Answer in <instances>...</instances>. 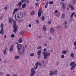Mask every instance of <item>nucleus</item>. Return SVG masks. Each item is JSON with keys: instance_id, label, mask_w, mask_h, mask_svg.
Returning a JSON list of instances; mask_svg holds the SVG:
<instances>
[{"instance_id": "obj_1", "label": "nucleus", "mask_w": 76, "mask_h": 76, "mask_svg": "<svg viewBox=\"0 0 76 76\" xmlns=\"http://www.w3.org/2000/svg\"><path fill=\"white\" fill-rule=\"evenodd\" d=\"M17 49L19 53L23 54L25 53L24 51V47L22 45L18 44L17 45Z\"/></svg>"}, {"instance_id": "obj_2", "label": "nucleus", "mask_w": 76, "mask_h": 76, "mask_svg": "<svg viewBox=\"0 0 76 76\" xmlns=\"http://www.w3.org/2000/svg\"><path fill=\"white\" fill-rule=\"evenodd\" d=\"M13 27L14 28L13 30V31L15 33H16L17 31H18V26H16V21L15 20H13Z\"/></svg>"}, {"instance_id": "obj_3", "label": "nucleus", "mask_w": 76, "mask_h": 76, "mask_svg": "<svg viewBox=\"0 0 76 76\" xmlns=\"http://www.w3.org/2000/svg\"><path fill=\"white\" fill-rule=\"evenodd\" d=\"M60 4H61L62 6V8L63 10H65L66 8V3H64L63 2H60Z\"/></svg>"}, {"instance_id": "obj_4", "label": "nucleus", "mask_w": 76, "mask_h": 76, "mask_svg": "<svg viewBox=\"0 0 76 76\" xmlns=\"http://www.w3.org/2000/svg\"><path fill=\"white\" fill-rule=\"evenodd\" d=\"M45 55H43L44 56V59H47L48 58V57H49L50 55V53H44Z\"/></svg>"}, {"instance_id": "obj_5", "label": "nucleus", "mask_w": 76, "mask_h": 76, "mask_svg": "<svg viewBox=\"0 0 76 76\" xmlns=\"http://www.w3.org/2000/svg\"><path fill=\"white\" fill-rule=\"evenodd\" d=\"M17 18L18 19H19V18L22 19L23 18V15H22V14L20 13H19L17 15Z\"/></svg>"}, {"instance_id": "obj_6", "label": "nucleus", "mask_w": 76, "mask_h": 76, "mask_svg": "<svg viewBox=\"0 0 76 76\" xmlns=\"http://www.w3.org/2000/svg\"><path fill=\"white\" fill-rule=\"evenodd\" d=\"M31 73L30 74V76H34V75H35V70H34V68H32L31 70Z\"/></svg>"}, {"instance_id": "obj_7", "label": "nucleus", "mask_w": 76, "mask_h": 76, "mask_svg": "<svg viewBox=\"0 0 76 76\" xmlns=\"http://www.w3.org/2000/svg\"><path fill=\"white\" fill-rule=\"evenodd\" d=\"M41 10L40 9L38 11V17H39L41 16Z\"/></svg>"}, {"instance_id": "obj_8", "label": "nucleus", "mask_w": 76, "mask_h": 76, "mask_svg": "<svg viewBox=\"0 0 76 76\" xmlns=\"http://www.w3.org/2000/svg\"><path fill=\"white\" fill-rule=\"evenodd\" d=\"M55 31L54 28H51L50 29V32L52 34H54Z\"/></svg>"}, {"instance_id": "obj_9", "label": "nucleus", "mask_w": 76, "mask_h": 76, "mask_svg": "<svg viewBox=\"0 0 76 76\" xmlns=\"http://www.w3.org/2000/svg\"><path fill=\"white\" fill-rule=\"evenodd\" d=\"M18 10H19V9L18 8H15L14 9V11L13 12V14L12 15H13L15 14V13H16V12H18Z\"/></svg>"}, {"instance_id": "obj_10", "label": "nucleus", "mask_w": 76, "mask_h": 76, "mask_svg": "<svg viewBox=\"0 0 76 76\" xmlns=\"http://www.w3.org/2000/svg\"><path fill=\"white\" fill-rule=\"evenodd\" d=\"M65 14H64L63 13H62L61 16L62 19H64V18H65Z\"/></svg>"}, {"instance_id": "obj_11", "label": "nucleus", "mask_w": 76, "mask_h": 76, "mask_svg": "<svg viewBox=\"0 0 76 76\" xmlns=\"http://www.w3.org/2000/svg\"><path fill=\"white\" fill-rule=\"evenodd\" d=\"M44 52H42V55L43 56H45V52L47 51V48H44L43 49Z\"/></svg>"}, {"instance_id": "obj_12", "label": "nucleus", "mask_w": 76, "mask_h": 76, "mask_svg": "<svg viewBox=\"0 0 76 76\" xmlns=\"http://www.w3.org/2000/svg\"><path fill=\"white\" fill-rule=\"evenodd\" d=\"M14 47V45H12L11 47H10V51L11 52V51H13V48Z\"/></svg>"}, {"instance_id": "obj_13", "label": "nucleus", "mask_w": 76, "mask_h": 76, "mask_svg": "<svg viewBox=\"0 0 76 76\" xmlns=\"http://www.w3.org/2000/svg\"><path fill=\"white\" fill-rule=\"evenodd\" d=\"M76 66V64H75L74 65H73L72 66L71 68V70H74V68H75V67Z\"/></svg>"}, {"instance_id": "obj_14", "label": "nucleus", "mask_w": 76, "mask_h": 76, "mask_svg": "<svg viewBox=\"0 0 76 76\" xmlns=\"http://www.w3.org/2000/svg\"><path fill=\"white\" fill-rule=\"evenodd\" d=\"M43 30L44 31H46L47 30V28H46V27L45 25H44L43 26Z\"/></svg>"}, {"instance_id": "obj_15", "label": "nucleus", "mask_w": 76, "mask_h": 76, "mask_svg": "<svg viewBox=\"0 0 76 76\" xmlns=\"http://www.w3.org/2000/svg\"><path fill=\"white\" fill-rule=\"evenodd\" d=\"M58 72L57 71V70H55L53 72V75H56L57 74Z\"/></svg>"}, {"instance_id": "obj_16", "label": "nucleus", "mask_w": 76, "mask_h": 76, "mask_svg": "<svg viewBox=\"0 0 76 76\" xmlns=\"http://www.w3.org/2000/svg\"><path fill=\"white\" fill-rule=\"evenodd\" d=\"M26 6V3H24L22 5V7L23 9H24Z\"/></svg>"}, {"instance_id": "obj_17", "label": "nucleus", "mask_w": 76, "mask_h": 76, "mask_svg": "<svg viewBox=\"0 0 76 76\" xmlns=\"http://www.w3.org/2000/svg\"><path fill=\"white\" fill-rule=\"evenodd\" d=\"M37 68H38V64H36L34 67V70H37Z\"/></svg>"}, {"instance_id": "obj_18", "label": "nucleus", "mask_w": 76, "mask_h": 76, "mask_svg": "<svg viewBox=\"0 0 76 76\" xmlns=\"http://www.w3.org/2000/svg\"><path fill=\"white\" fill-rule=\"evenodd\" d=\"M70 57L72 58H74V53H73L72 52L71 53V54H70Z\"/></svg>"}, {"instance_id": "obj_19", "label": "nucleus", "mask_w": 76, "mask_h": 76, "mask_svg": "<svg viewBox=\"0 0 76 76\" xmlns=\"http://www.w3.org/2000/svg\"><path fill=\"white\" fill-rule=\"evenodd\" d=\"M75 14V12H74L72 13L70 15V18H72Z\"/></svg>"}, {"instance_id": "obj_20", "label": "nucleus", "mask_w": 76, "mask_h": 76, "mask_svg": "<svg viewBox=\"0 0 76 76\" xmlns=\"http://www.w3.org/2000/svg\"><path fill=\"white\" fill-rule=\"evenodd\" d=\"M24 33H25V31H23L20 32V34L21 35H23V34Z\"/></svg>"}, {"instance_id": "obj_21", "label": "nucleus", "mask_w": 76, "mask_h": 76, "mask_svg": "<svg viewBox=\"0 0 76 76\" xmlns=\"http://www.w3.org/2000/svg\"><path fill=\"white\" fill-rule=\"evenodd\" d=\"M69 6L70 7L72 10H75V8H74V7L71 5L69 4Z\"/></svg>"}, {"instance_id": "obj_22", "label": "nucleus", "mask_w": 76, "mask_h": 76, "mask_svg": "<svg viewBox=\"0 0 76 76\" xmlns=\"http://www.w3.org/2000/svg\"><path fill=\"white\" fill-rule=\"evenodd\" d=\"M75 62L73 61L70 64V66H74V65H75Z\"/></svg>"}, {"instance_id": "obj_23", "label": "nucleus", "mask_w": 76, "mask_h": 76, "mask_svg": "<svg viewBox=\"0 0 76 76\" xmlns=\"http://www.w3.org/2000/svg\"><path fill=\"white\" fill-rule=\"evenodd\" d=\"M23 41L22 39V38H20L19 39L18 42H19L21 43V42H22Z\"/></svg>"}, {"instance_id": "obj_24", "label": "nucleus", "mask_w": 76, "mask_h": 76, "mask_svg": "<svg viewBox=\"0 0 76 76\" xmlns=\"http://www.w3.org/2000/svg\"><path fill=\"white\" fill-rule=\"evenodd\" d=\"M4 30L3 29H2L1 30V31H0V34H2V35H3V32H4Z\"/></svg>"}, {"instance_id": "obj_25", "label": "nucleus", "mask_w": 76, "mask_h": 76, "mask_svg": "<svg viewBox=\"0 0 76 76\" xmlns=\"http://www.w3.org/2000/svg\"><path fill=\"white\" fill-rule=\"evenodd\" d=\"M1 28L2 29H3V28H4V27H3V24L2 23H1Z\"/></svg>"}, {"instance_id": "obj_26", "label": "nucleus", "mask_w": 76, "mask_h": 76, "mask_svg": "<svg viewBox=\"0 0 76 76\" xmlns=\"http://www.w3.org/2000/svg\"><path fill=\"white\" fill-rule=\"evenodd\" d=\"M41 50H39L38 52L37 53L38 55H40V54H41Z\"/></svg>"}, {"instance_id": "obj_27", "label": "nucleus", "mask_w": 76, "mask_h": 76, "mask_svg": "<svg viewBox=\"0 0 76 76\" xmlns=\"http://www.w3.org/2000/svg\"><path fill=\"white\" fill-rule=\"evenodd\" d=\"M18 5L19 6V7H20V6H22V2H19L18 3Z\"/></svg>"}, {"instance_id": "obj_28", "label": "nucleus", "mask_w": 76, "mask_h": 76, "mask_svg": "<svg viewBox=\"0 0 76 76\" xmlns=\"http://www.w3.org/2000/svg\"><path fill=\"white\" fill-rule=\"evenodd\" d=\"M50 74L51 76H52L53 75L54 73H53V72H52V71H50Z\"/></svg>"}, {"instance_id": "obj_29", "label": "nucleus", "mask_w": 76, "mask_h": 76, "mask_svg": "<svg viewBox=\"0 0 76 76\" xmlns=\"http://www.w3.org/2000/svg\"><path fill=\"white\" fill-rule=\"evenodd\" d=\"M18 58H19V56H16L15 57V59H16V60H18Z\"/></svg>"}, {"instance_id": "obj_30", "label": "nucleus", "mask_w": 76, "mask_h": 76, "mask_svg": "<svg viewBox=\"0 0 76 76\" xmlns=\"http://www.w3.org/2000/svg\"><path fill=\"white\" fill-rule=\"evenodd\" d=\"M67 52L65 50L63 51L62 52V54H65Z\"/></svg>"}, {"instance_id": "obj_31", "label": "nucleus", "mask_w": 76, "mask_h": 76, "mask_svg": "<svg viewBox=\"0 0 76 76\" xmlns=\"http://www.w3.org/2000/svg\"><path fill=\"white\" fill-rule=\"evenodd\" d=\"M31 15H34L35 14V12L34 11H31Z\"/></svg>"}, {"instance_id": "obj_32", "label": "nucleus", "mask_w": 76, "mask_h": 76, "mask_svg": "<svg viewBox=\"0 0 76 76\" xmlns=\"http://www.w3.org/2000/svg\"><path fill=\"white\" fill-rule=\"evenodd\" d=\"M74 44L75 47V49L76 50V41L74 42Z\"/></svg>"}, {"instance_id": "obj_33", "label": "nucleus", "mask_w": 76, "mask_h": 76, "mask_svg": "<svg viewBox=\"0 0 76 76\" xmlns=\"http://www.w3.org/2000/svg\"><path fill=\"white\" fill-rule=\"evenodd\" d=\"M45 20V18H44V16H42V20Z\"/></svg>"}, {"instance_id": "obj_34", "label": "nucleus", "mask_w": 76, "mask_h": 76, "mask_svg": "<svg viewBox=\"0 0 76 76\" xmlns=\"http://www.w3.org/2000/svg\"><path fill=\"white\" fill-rule=\"evenodd\" d=\"M9 22H10V23H12V20L11 19V18H10L9 19Z\"/></svg>"}, {"instance_id": "obj_35", "label": "nucleus", "mask_w": 76, "mask_h": 76, "mask_svg": "<svg viewBox=\"0 0 76 76\" xmlns=\"http://www.w3.org/2000/svg\"><path fill=\"white\" fill-rule=\"evenodd\" d=\"M64 25H67V22L66 21H65L64 23Z\"/></svg>"}, {"instance_id": "obj_36", "label": "nucleus", "mask_w": 76, "mask_h": 76, "mask_svg": "<svg viewBox=\"0 0 76 76\" xmlns=\"http://www.w3.org/2000/svg\"><path fill=\"white\" fill-rule=\"evenodd\" d=\"M36 64H37V66H38V65L39 66H41V64L39 62H37Z\"/></svg>"}, {"instance_id": "obj_37", "label": "nucleus", "mask_w": 76, "mask_h": 76, "mask_svg": "<svg viewBox=\"0 0 76 76\" xmlns=\"http://www.w3.org/2000/svg\"><path fill=\"white\" fill-rule=\"evenodd\" d=\"M29 2V0H25V3H28Z\"/></svg>"}, {"instance_id": "obj_38", "label": "nucleus", "mask_w": 76, "mask_h": 76, "mask_svg": "<svg viewBox=\"0 0 76 76\" xmlns=\"http://www.w3.org/2000/svg\"><path fill=\"white\" fill-rule=\"evenodd\" d=\"M42 48V47L41 46H38L37 48V49L39 50V49H41Z\"/></svg>"}, {"instance_id": "obj_39", "label": "nucleus", "mask_w": 76, "mask_h": 76, "mask_svg": "<svg viewBox=\"0 0 76 76\" xmlns=\"http://www.w3.org/2000/svg\"><path fill=\"white\" fill-rule=\"evenodd\" d=\"M3 53L5 55L6 54V50H4L3 51Z\"/></svg>"}, {"instance_id": "obj_40", "label": "nucleus", "mask_w": 76, "mask_h": 76, "mask_svg": "<svg viewBox=\"0 0 76 76\" xmlns=\"http://www.w3.org/2000/svg\"><path fill=\"white\" fill-rule=\"evenodd\" d=\"M53 1H50L49 2V4H53Z\"/></svg>"}, {"instance_id": "obj_41", "label": "nucleus", "mask_w": 76, "mask_h": 76, "mask_svg": "<svg viewBox=\"0 0 76 76\" xmlns=\"http://www.w3.org/2000/svg\"><path fill=\"white\" fill-rule=\"evenodd\" d=\"M11 38H14L15 37V35L14 34H12L11 36Z\"/></svg>"}, {"instance_id": "obj_42", "label": "nucleus", "mask_w": 76, "mask_h": 76, "mask_svg": "<svg viewBox=\"0 0 76 76\" xmlns=\"http://www.w3.org/2000/svg\"><path fill=\"white\" fill-rule=\"evenodd\" d=\"M30 56L31 57H32L33 56H34V53H31V54H30Z\"/></svg>"}, {"instance_id": "obj_43", "label": "nucleus", "mask_w": 76, "mask_h": 76, "mask_svg": "<svg viewBox=\"0 0 76 76\" xmlns=\"http://www.w3.org/2000/svg\"><path fill=\"white\" fill-rule=\"evenodd\" d=\"M20 1V2H22L23 3H25V0H22Z\"/></svg>"}, {"instance_id": "obj_44", "label": "nucleus", "mask_w": 76, "mask_h": 76, "mask_svg": "<svg viewBox=\"0 0 76 76\" xmlns=\"http://www.w3.org/2000/svg\"><path fill=\"white\" fill-rule=\"evenodd\" d=\"M61 58H64V55H61Z\"/></svg>"}, {"instance_id": "obj_45", "label": "nucleus", "mask_w": 76, "mask_h": 76, "mask_svg": "<svg viewBox=\"0 0 76 76\" xmlns=\"http://www.w3.org/2000/svg\"><path fill=\"white\" fill-rule=\"evenodd\" d=\"M16 14H15V16H14V17H15V20H17V19L16 18Z\"/></svg>"}, {"instance_id": "obj_46", "label": "nucleus", "mask_w": 76, "mask_h": 76, "mask_svg": "<svg viewBox=\"0 0 76 76\" xmlns=\"http://www.w3.org/2000/svg\"><path fill=\"white\" fill-rule=\"evenodd\" d=\"M58 11L57 10H56L55 11V13H58Z\"/></svg>"}, {"instance_id": "obj_47", "label": "nucleus", "mask_w": 76, "mask_h": 76, "mask_svg": "<svg viewBox=\"0 0 76 76\" xmlns=\"http://www.w3.org/2000/svg\"><path fill=\"white\" fill-rule=\"evenodd\" d=\"M56 28H57L58 29H59V28H60V27H59V26H57L56 27Z\"/></svg>"}, {"instance_id": "obj_48", "label": "nucleus", "mask_w": 76, "mask_h": 76, "mask_svg": "<svg viewBox=\"0 0 76 76\" xmlns=\"http://www.w3.org/2000/svg\"><path fill=\"white\" fill-rule=\"evenodd\" d=\"M41 57V55H39V56L38 57V58L39 59Z\"/></svg>"}, {"instance_id": "obj_49", "label": "nucleus", "mask_w": 76, "mask_h": 76, "mask_svg": "<svg viewBox=\"0 0 76 76\" xmlns=\"http://www.w3.org/2000/svg\"><path fill=\"white\" fill-rule=\"evenodd\" d=\"M4 9L5 10H7V9H7V7H5V8H4Z\"/></svg>"}, {"instance_id": "obj_50", "label": "nucleus", "mask_w": 76, "mask_h": 76, "mask_svg": "<svg viewBox=\"0 0 76 76\" xmlns=\"http://www.w3.org/2000/svg\"><path fill=\"white\" fill-rule=\"evenodd\" d=\"M28 27L29 28H31V24H30L28 25Z\"/></svg>"}, {"instance_id": "obj_51", "label": "nucleus", "mask_w": 76, "mask_h": 76, "mask_svg": "<svg viewBox=\"0 0 76 76\" xmlns=\"http://www.w3.org/2000/svg\"><path fill=\"white\" fill-rule=\"evenodd\" d=\"M66 10H67V11H69V8L67 7V9H66Z\"/></svg>"}, {"instance_id": "obj_52", "label": "nucleus", "mask_w": 76, "mask_h": 76, "mask_svg": "<svg viewBox=\"0 0 76 76\" xmlns=\"http://www.w3.org/2000/svg\"><path fill=\"white\" fill-rule=\"evenodd\" d=\"M36 23H39V21L38 20H36Z\"/></svg>"}, {"instance_id": "obj_53", "label": "nucleus", "mask_w": 76, "mask_h": 76, "mask_svg": "<svg viewBox=\"0 0 76 76\" xmlns=\"http://www.w3.org/2000/svg\"><path fill=\"white\" fill-rule=\"evenodd\" d=\"M38 38H39V39H41V37L40 36H39Z\"/></svg>"}, {"instance_id": "obj_54", "label": "nucleus", "mask_w": 76, "mask_h": 76, "mask_svg": "<svg viewBox=\"0 0 76 76\" xmlns=\"http://www.w3.org/2000/svg\"><path fill=\"white\" fill-rule=\"evenodd\" d=\"M3 75V72H0V75Z\"/></svg>"}, {"instance_id": "obj_55", "label": "nucleus", "mask_w": 76, "mask_h": 76, "mask_svg": "<svg viewBox=\"0 0 76 76\" xmlns=\"http://www.w3.org/2000/svg\"><path fill=\"white\" fill-rule=\"evenodd\" d=\"M36 5L37 6H38V3H36Z\"/></svg>"}, {"instance_id": "obj_56", "label": "nucleus", "mask_w": 76, "mask_h": 76, "mask_svg": "<svg viewBox=\"0 0 76 76\" xmlns=\"http://www.w3.org/2000/svg\"><path fill=\"white\" fill-rule=\"evenodd\" d=\"M6 76H10V75L9 74H7L6 75Z\"/></svg>"}, {"instance_id": "obj_57", "label": "nucleus", "mask_w": 76, "mask_h": 76, "mask_svg": "<svg viewBox=\"0 0 76 76\" xmlns=\"http://www.w3.org/2000/svg\"><path fill=\"white\" fill-rule=\"evenodd\" d=\"M48 23L49 24H51V21H49L48 22Z\"/></svg>"}, {"instance_id": "obj_58", "label": "nucleus", "mask_w": 76, "mask_h": 76, "mask_svg": "<svg viewBox=\"0 0 76 76\" xmlns=\"http://www.w3.org/2000/svg\"><path fill=\"white\" fill-rule=\"evenodd\" d=\"M3 17H1L0 18V19H1H1H3Z\"/></svg>"}, {"instance_id": "obj_59", "label": "nucleus", "mask_w": 76, "mask_h": 76, "mask_svg": "<svg viewBox=\"0 0 76 76\" xmlns=\"http://www.w3.org/2000/svg\"><path fill=\"white\" fill-rule=\"evenodd\" d=\"M65 28H67V25H65Z\"/></svg>"}, {"instance_id": "obj_60", "label": "nucleus", "mask_w": 76, "mask_h": 76, "mask_svg": "<svg viewBox=\"0 0 76 76\" xmlns=\"http://www.w3.org/2000/svg\"><path fill=\"white\" fill-rule=\"evenodd\" d=\"M47 44H46V43L44 45V46H47Z\"/></svg>"}, {"instance_id": "obj_61", "label": "nucleus", "mask_w": 76, "mask_h": 76, "mask_svg": "<svg viewBox=\"0 0 76 76\" xmlns=\"http://www.w3.org/2000/svg\"><path fill=\"white\" fill-rule=\"evenodd\" d=\"M47 7H48V6L47 5H46L45 6V8H47Z\"/></svg>"}, {"instance_id": "obj_62", "label": "nucleus", "mask_w": 76, "mask_h": 76, "mask_svg": "<svg viewBox=\"0 0 76 76\" xmlns=\"http://www.w3.org/2000/svg\"><path fill=\"white\" fill-rule=\"evenodd\" d=\"M48 5V2H47L46 4V5L47 6Z\"/></svg>"}, {"instance_id": "obj_63", "label": "nucleus", "mask_w": 76, "mask_h": 76, "mask_svg": "<svg viewBox=\"0 0 76 76\" xmlns=\"http://www.w3.org/2000/svg\"><path fill=\"white\" fill-rule=\"evenodd\" d=\"M53 50H50V52H51V53H52V52H53Z\"/></svg>"}, {"instance_id": "obj_64", "label": "nucleus", "mask_w": 76, "mask_h": 76, "mask_svg": "<svg viewBox=\"0 0 76 76\" xmlns=\"http://www.w3.org/2000/svg\"><path fill=\"white\" fill-rule=\"evenodd\" d=\"M4 63H6V60H5L4 61Z\"/></svg>"}]
</instances>
